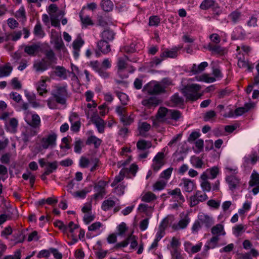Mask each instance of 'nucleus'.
<instances>
[{"label": "nucleus", "mask_w": 259, "mask_h": 259, "mask_svg": "<svg viewBox=\"0 0 259 259\" xmlns=\"http://www.w3.org/2000/svg\"><path fill=\"white\" fill-rule=\"evenodd\" d=\"M101 143L102 140L95 136H91L88 137L85 142L86 145H91L93 144L95 148H98L101 145Z\"/></svg>", "instance_id": "obj_22"}, {"label": "nucleus", "mask_w": 259, "mask_h": 259, "mask_svg": "<svg viewBox=\"0 0 259 259\" xmlns=\"http://www.w3.org/2000/svg\"><path fill=\"white\" fill-rule=\"evenodd\" d=\"M179 186H182L184 190L188 193L192 192L195 187L194 182L188 179H183Z\"/></svg>", "instance_id": "obj_11"}, {"label": "nucleus", "mask_w": 259, "mask_h": 259, "mask_svg": "<svg viewBox=\"0 0 259 259\" xmlns=\"http://www.w3.org/2000/svg\"><path fill=\"white\" fill-rule=\"evenodd\" d=\"M171 255L172 259H184V257L178 249H175L171 251Z\"/></svg>", "instance_id": "obj_59"}, {"label": "nucleus", "mask_w": 259, "mask_h": 259, "mask_svg": "<svg viewBox=\"0 0 259 259\" xmlns=\"http://www.w3.org/2000/svg\"><path fill=\"white\" fill-rule=\"evenodd\" d=\"M11 154L10 153H6L0 158V161L3 164H9L10 162Z\"/></svg>", "instance_id": "obj_48"}, {"label": "nucleus", "mask_w": 259, "mask_h": 259, "mask_svg": "<svg viewBox=\"0 0 259 259\" xmlns=\"http://www.w3.org/2000/svg\"><path fill=\"white\" fill-rule=\"evenodd\" d=\"M249 186L253 187L259 185V174L254 171L251 176V180L249 181Z\"/></svg>", "instance_id": "obj_39"}, {"label": "nucleus", "mask_w": 259, "mask_h": 259, "mask_svg": "<svg viewBox=\"0 0 259 259\" xmlns=\"http://www.w3.org/2000/svg\"><path fill=\"white\" fill-rule=\"evenodd\" d=\"M117 96L121 101L122 104L125 105L127 104V102L128 101V97L127 96L123 93H118Z\"/></svg>", "instance_id": "obj_58"}, {"label": "nucleus", "mask_w": 259, "mask_h": 259, "mask_svg": "<svg viewBox=\"0 0 259 259\" xmlns=\"http://www.w3.org/2000/svg\"><path fill=\"white\" fill-rule=\"evenodd\" d=\"M46 87L47 85L45 80H42L38 82L37 87V91L40 95L42 96L43 93L47 92Z\"/></svg>", "instance_id": "obj_40"}, {"label": "nucleus", "mask_w": 259, "mask_h": 259, "mask_svg": "<svg viewBox=\"0 0 259 259\" xmlns=\"http://www.w3.org/2000/svg\"><path fill=\"white\" fill-rule=\"evenodd\" d=\"M92 121L96 125L100 133H103L104 132L105 123L102 118L99 116H97L92 118Z\"/></svg>", "instance_id": "obj_19"}, {"label": "nucleus", "mask_w": 259, "mask_h": 259, "mask_svg": "<svg viewBox=\"0 0 259 259\" xmlns=\"http://www.w3.org/2000/svg\"><path fill=\"white\" fill-rule=\"evenodd\" d=\"M51 95L57 103L64 105L66 103L67 92L66 87L56 86L52 91Z\"/></svg>", "instance_id": "obj_3"}, {"label": "nucleus", "mask_w": 259, "mask_h": 259, "mask_svg": "<svg viewBox=\"0 0 259 259\" xmlns=\"http://www.w3.org/2000/svg\"><path fill=\"white\" fill-rule=\"evenodd\" d=\"M34 34L36 36L40 37L44 36L45 33L42 29L41 25L39 22H38L34 28Z\"/></svg>", "instance_id": "obj_43"}, {"label": "nucleus", "mask_w": 259, "mask_h": 259, "mask_svg": "<svg viewBox=\"0 0 259 259\" xmlns=\"http://www.w3.org/2000/svg\"><path fill=\"white\" fill-rule=\"evenodd\" d=\"M201 187L203 192H209L211 188L210 183L208 181H202Z\"/></svg>", "instance_id": "obj_60"}, {"label": "nucleus", "mask_w": 259, "mask_h": 259, "mask_svg": "<svg viewBox=\"0 0 259 259\" xmlns=\"http://www.w3.org/2000/svg\"><path fill=\"white\" fill-rule=\"evenodd\" d=\"M166 183L163 181H158L153 185V190L160 191L164 188Z\"/></svg>", "instance_id": "obj_45"}, {"label": "nucleus", "mask_w": 259, "mask_h": 259, "mask_svg": "<svg viewBox=\"0 0 259 259\" xmlns=\"http://www.w3.org/2000/svg\"><path fill=\"white\" fill-rule=\"evenodd\" d=\"M127 64L125 61V60L121 58H119L118 59V63H117V67H118V71L117 73L119 76L121 78H127L128 76V73H123L124 70L126 69Z\"/></svg>", "instance_id": "obj_12"}, {"label": "nucleus", "mask_w": 259, "mask_h": 259, "mask_svg": "<svg viewBox=\"0 0 259 259\" xmlns=\"http://www.w3.org/2000/svg\"><path fill=\"white\" fill-rule=\"evenodd\" d=\"M220 240V237L218 235L213 236L207 242L210 245L211 248H214L218 246V242Z\"/></svg>", "instance_id": "obj_47"}, {"label": "nucleus", "mask_w": 259, "mask_h": 259, "mask_svg": "<svg viewBox=\"0 0 259 259\" xmlns=\"http://www.w3.org/2000/svg\"><path fill=\"white\" fill-rule=\"evenodd\" d=\"M181 112L178 110H169L168 112V119L171 118L177 120L181 117Z\"/></svg>", "instance_id": "obj_41"}, {"label": "nucleus", "mask_w": 259, "mask_h": 259, "mask_svg": "<svg viewBox=\"0 0 259 259\" xmlns=\"http://www.w3.org/2000/svg\"><path fill=\"white\" fill-rule=\"evenodd\" d=\"M118 235L122 236L123 234L126 232L127 230V228L126 226L125 223H121L120 225H118Z\"/></svg>", "instance_id": "obj_55"}, {"label": "nucleus", "mask_w": 259, "mask_h": 259, "mask_svg": "<svg viewBox=\"0 0 259 259\" xmlns=\"http://www.w3.org/2000/svg\"><path fill=\"white\" fill-rule=\"evenodd\" d=\"M192 163L196 168H202L204 164L203 161L199 157H195L191 159Z\"/></svg>", "instance_id": "obj_46"}, {"label": "nucleus", "mask_w": 259, "mask_h": 259, "mask_svg": "<svg viewBox=\"0 0 259 259\" xmlns=\"http://www.w3.org/2000/svg\"><path fill=\"white\" fill-rule=\"evenodd\" d=\"M82 146V141L80 139L76 140L74 143V152L77 153H80L81 151Z\"/></svg>", "instance_id": "obj_56"}, {"label": "nucleus", "mask_w": 259, "mask_h": 259, "mask_svg": "<svg viewBox=\"0 0 259 259\" xmlns=\"http://www.w3.org/2000/svg\"><path fill=\"white\" fill-rule=\"evenodd\" d=\"M115 205V201L109 199L103 202L101 207L104 211H107L114 207Z\"/></svg>", "instance_id": "obj_34"}, {"label": "nucleus", "mask_w": 259, "mask_h": 259, "mask_svg": "<svg viewBox=\"0 0 259 259\" xmlns=\"http://www.w3.org/2000/svg\"><path fill=\"white\" fill-rule=\"evenodd\" d=\"M195 78L197 81H205L208 83L213 82L215 80V78L210 77L209 75L207 74H203L201 75L196 76Z\"/></svg>", "instance_id": "obj_32"}, {"label": "nucleus", "mask_w": 259, "mask_h": 259, "mask_svg": "<svg viewBox=\"0 0 259 259\" xmlns=\"http://www.w3.org/2000/svg\"><path fill=\"white\" fill-rule=\"evenodd\" d=\"M22 32L21 31H14L10 34V38L13 41H16L18 40L22 35Z\"/></svg>", "instance_id": "obj_61"}, {"label": "nucleus", "mask_w": 259, "mask_h": 259, "mask_svg": "<svg viewBox=\"0 0 259 259\" xmlns=\"http://www.w3.org/2000/svg\"><path fill=\"white\" fill-rule=\"evenodd\" d=\"M181 48L175 47L170 50L167 49L161 53L160 57V58H175L178 56V51Z\"/></svg>", "instance_id": "obj_15"}, {"label": "nucleus", "mask_w": 259, "mask_h": 259, "mask_svg": "<svg viewBox=\"0 0 259 259\" xmlns=\"http://www.w3.org/2000/svg\"><path fill=\"white\" fill-rule=\"evenodd\" d=\"M206 171H208L210 173L211 175V179H213L217 177L219 174V170L217 167L214 166L210 169H207Z\"/></svg>", "instance_id": "obj_57"}, {"label": "nucleus", "mask_w": 259, "mask_h": 259, "mask_svg": "<svg viewBox=\"0 0 259 259\" xmlns=\"http://www.w3.org/2000/svg\"><path fill=\"white\" fill-rule=\"evenodd\" d=\"M89 66L96 72H98L102 68L101 65L98 61H91Z\"/></svg>", "instance_id": "obj_54"}, {"label": "nucleus", "mask_w": 259, "mask_h": 259, "mask_svg": "<svg viewBox=\"0 0 259 259\" xmlns=\"http://www.w3.org/2000/svg\"><path fill=\"white\" fill-rule=\"evenodd\" d=\"M115 33L110 29H106L102 33V39L107 41H112L115 36Z\"/></svg>", "instance_id": "obj_27"}, {"label": "nucleus", "mask_w": 259, "mask_h": 259, "mask_svg": "<svg viewBox=\"0 0 259 259\" xmlns=\"http://www.w3.org/2000/svg\"><path fill=\"white\" fill-rule=\"evenodd\" d=\"M84 42L81 37L80 36H78L76 39H75L72 43L73 50H80V48L84 44Z\"/></svg>", "instance_id": "obj_42"}, {"label": "nucleus", "mask_w": 259, "mask_h": 259, "mask_svg": "<svg viewBox=\"0 0 259 259\" xmlns=\"http://www.w3.org/2000/svg\"><path fill=\"white\" fill-rule=\"evenodd\" d=\"M225 180L231 191L233 192L235 190L238 189L240 188V180L236 176H228L226 177Z\"/></svg>", "instance_id": "obj_8"}, {"label": "nucleus", "mask_w": 259, "mask_h": 259, "mask_svg": "<svg viewBox=\"0 0 259 259\" xmlns=\"http://www.w3.org/2000/svg\"><path fill=\"white\" fill-rule=\"evenodd\" d=\"M151 145L150 142L146 141L144 140H139L137 143V148L143 150L150 148Z\"/></svg>", "instance_id": "obj_35"}, {"label": "nucleus", "mask_w": 259, "mask_h": 259, "mask_svg": "<svg viewBox=\"0 0 259 259\" xmlns=\"http://www.w3.org/2000/svg\"><path fill=\"white\" fill-rule=\"evenodd\" d=\"M57 135L54 132L45 136L41 140V146L44 149H53L56 147Z\"/></svg>", "instance_id": "obj_4"}, {"label": "nucleus", "mask_w": 259, "mask_h": 259, "mask_svg": "<svg viewBox=\"0 0 259 259\" xmlns=\"http://www.w3.org/2000/svg\"><path fill=\"white\" fill-rule=\"evenodd\" d=\"M198 219L201 223L205 224L207 227H210L212 224V219L203 213L199 214Z\"/></svg>", "instance_id": "obj_25"}, {"label": "nucleus", "mask_w": 259, "mask_h": 259, "mask_svg": "<svg viewBox=\"0 0 259 259\" xmlns=\"http://www.w3.org/2000/svg\"><path fill=\"white\" fill-rule=\"evenodd\" d=\"M160 22L159 18L156 16H151L149 18V25L150 26H157Z\"/></svg>", "instance_id": "obj_52"}, {"label": "nucleus", "mask_w": 259, "mask_h": 259, "mask_svg": "<svg viewBox=\"0 0 259 259\" xmlns=\"http://www.w3.org/2000/svg\"><path fill=\"white\" fill-rule=\"evenodd\" d=\"M101 6L105 12H110L113 8V4L110 0H102Z\"/></svg>", "instance_id": "obj_30"}, {"label": "nucleus", "mask_w": 259, "mask_h": 259, "mask_svg": "<svg viewBox=\"0 0 259 259\" xmlns=\"http://www.w3.org/2000/svg\"><path fill=\"white\" fill-rule=\"evenodd\" d=\"M164 154L162 152H158L154 157L152 167L154 171H158L164 164Z\"/></svg>", "instance_id": "obj_9"}, {"label": "nucleus", "mask_w": 259, "mask_h": 259, "mask_svg": "<svg viewBox=\"0 0 259 259\" xmlns=\"http://www.w3.org/2000/svg\"><path fill=\"white\" fill-rule=\"evenodd\" d=\"M189 222L190 218L188 215H187L184 219L181 220L178 224H174L172 228L176 230L185 229L186 228Z\"/></svg>", "instance_id": "obj_20"}, {"label": "nucleus", "mask_w": 259, "mask_h": 259, "mask_svg": "<svg viewBox=\"0 0 259 259\" xmlns=\"http://www.w3.org/2000/svg\"><path fill=\"white\" fill-rule=\"evenodd\" d=\"M159 82L164 87V90H166L168 86L172 84L171 79L168 77L163 78Z\"/></svg>", "instance_id": "obj_63"}, {"label": "nucleus", "mask_w": 259, "mask_h": 259, "mask_svg": "<svg viewBox=\"0 0 259 259\" xmlns=\"http://www.w3.org/2000/svg\"><path fill=\"white\" fill-rule=\"evenodd\" d=\"M216 116L215 112L213 110H210L206 112L203 118L205 121H208Z\"/></svg>", "instance_id": "obj_51"}, {"label": "nucleus", "mask_w": 259, "mask_h": 259, "mask_svg": "<svg viewBox=\"0 0 259 259\" xmlns=\"http://www.w3.org/2000/svg\"><path fill=\"white\" fill-rule=\"evenodd\" d=\"M169 109L165 107H160L156 114V119L158 121H165L168 119Z\"/></svg>", "instance_id": "obj_16"}, {"label": "nucleus", "mask_w": 259, "mask_h": 259, "mask_svg": "<svg viewBox=\"0 0 259 259\" xmlns=\"http://www.w3.org/2000/svg\"><path fill=\"white\" fill-rule=\"evenodd\" d=\"M156 196L151 192H147L143 195L142 197V201L146 202H150L156 199Z\"/></svg>", "instance_id": "obj_36"}, {"label": "nucleus", "mask_w": 259, "mask_h": 259, "mask_svg": "<svg viewBox=\"0 0 259 259\" xmlns=\"http://www.w3.org/2000/svg\"><path fill=\"white\" fill-rule=\"evenodd\" d=\"M251 108L250 104H246L244 107H239L235 109L234 113L236 116H240L247 112Z\"/></svg>", "instance_id": "obj_38"}, {"label": "nucleus", "mask_w": 259, "mask_h": 259, "mask_svg": "<svg viewBox=\"0 0 259 259\" xmlns=\"http://www.w3.org/2000/svg\"><path fill=\"white\" fill-rule=\"evenodd\" d=\"M79 16H80L81 22L83 25H92L93 24V22L89 16H86L84 17H83L81 13L79 14Z\"/></svg>", "instance_id": "obj_53"}, {"label": "nucleus", "mask_w": 259, "mask_h": 259, "mask_svg": "<svg viewBox=\"0 0 259 259\" xmlns=\"http://www.w3.org/2000/svg\"><path fill=\"white\" fill-rule=\"evenodd\" d=\"M56 75L62 79L67 78L68 71L63 66H57L55 67Z\"/></svg>", "instance_id": "obj_21"}, {"label": "nucleus", "mask_w": 259, "mask_h": 259, "mask_svg": "<svg viewBox=\"0 0 259 259\" xmlns=\"http://www.w3.org/2000/svg\"><path fill=\"white\" fill-rule=\"evenodd\" d=\"M207 199V195L205 193L201 191H197L190 197V205L191 207H194L198 204L200 202L204 201Z\"/></svg>", "instance_id": "obj_6"}, {"label": "nucleus", "mask_w": 259, "mask_h": 259, "mask_svg": "<svg viewBox=\"0 0 259 259\" xmlns=\"http://www.w3.org/2000/svg\"><path fill=\"white\" fill-rule=\"evenodd\" d=\"M47 166L45 168V174L50 175L55 171L58 167L57 161H54L53 162L47 163Z\"/></svg>", "instance_id": "obj_31"}, {"label": "nucleus", "mask_w": 259, "mask_h": 259, "mask_svg": "<svg viewBox=\"0 0 259 259\" xmlns=\"http://www.w3.org/2000/svg\"><path fill=\"white\" fill-rule=\"evenodd\" d=\"M44 54V58L34 62L33 67L37 72H44L50 67L53 68L54 65L57 63V58L52 50L45 51Z\"/></svg>", "instance_id": "obj_1"}, {"label": "nucleus", "mask_w": 259, "mask_h": 259, "mask_svg": "<svg viewBox=\"0 0 259 259\" xmlns=\"http://www.w3.org/2000/svg\"><path fill=\"white\" fill-rule=\"evenodd\" d=\"M170 101L173 106H178L183 104L184 99L176 93L171 97Z\"/></svg>", "instance_id": "obj_37"}, {"label": "nucleus", "mask_w": 259, "mask_h": 259, "mask_svg": "<svg viewBox=\"0 0 259 259\" xmlns=\"http://www.w3.org/2000/svg\"><path fill=\"white\" fill-rule=\"evenodd\" d=\"M40 46L36 44L27 45L24 47V52L30 56H35L39 52Z\"/></svg>", "instance_id": "obj_14"}, {"label": "nucleus", "mask_w": 259, "mask_h": 259, "mask_svg": "<svg viewBox=\"0 0 259 259\" xmlns=\"http://www.w3.org/2000/svg\"><path fill=\"white\" fill-rule=\"evenodd\" d=\"M91 188L92 187L90 186V188L88 189H84V190H82L80 191L76 192L75 193V196L80 198H84L86 196V194L91 190Z\"/></svg>", "instance_id": "obj_62"}, {"label": "nucleus", "mask_w": 259, "mask_h": 259, "mask_svg": "<svg viewBox=\"0 0 259 259\" xmlns=\"http://www.w3.org/2000/svg\"><path fill=\"white\" fill-rule=\"evenodd\" d=\"M98 50L104 54H107L111 51V46L106 40H100L97 42Z\"/></svg>", "instance_id": "obj_13"}, {"label": "nucleus", "mask_w": 259, "mask_h": 259, "mask_svg": "<svg viewBox=\"0 0 259 259\" xmlns=\"http://www.w3.org/2000/svg\"><path fill=\"white\" fill-rule=\"evenodd\" d=\"M159 103V100L156 97H150L148 99H144L142 101V104L145 106L150 107L151 106H156Z\"/></svg>", "instance_id": "obj_23"}, {"label": "nucleus", "mask_w": 259, "mask_h": 259, "mask_svg": "<svg viewBox=\"0 0 259 259\" xmlns=\"http://www.w3.org/2000/svg\"><path fill=\"white\" fill-rule=\"evenodd\" d=\"M206 48L213 54H221L224 52V49L219 45H213L209 43L208 44Z\"/></svg>", "instance_id": "obj_28"}, {"label": "nucleus", "mask_w": 259, "mask_h": 259, "mask_svg": "<svg viewBox=\"0 0 259 259\" xmlns=\"http://www.w3.org/2000/svg\"><path fill=\"white\" fill-rule=\"evenodd\" d=\"M50 20L52 26L56 27L60 26V21L56 15L50 14Z\"/></svg>", "instance_id": "obj_49"}, {"label": "nucleus", "mask_w": 259, "mask_h": 259, "mask_svg": "<svg viewBox=\"0 0 259 259\" xmlns=\"http://www.w3.org/2000/svg\"><path fill=\"white\" fill-rule=\"evenodd\" d=\"M13 70L9 63L0 67V77H3L9 76Z\"/></svg>", "instance_id": "obj_26"}, {"label": "nucleus", "mask_w": 259, "mask_h": 259, "mask_svg": "<svg viewBox=\"0 0 259 259\" xmlns=\"http://www.w3.org/2000/svg\"><path fill=\"white\" fill-rule=\"evenodd\" d=\"M25 121L28 125L34 128H38L40 125V118L36 114L32 115L31 120L26 119Z\"/></svg>", "instance_id": "obj_17"}, {"label": "nucleus", "mask_w": 259, "mask_h": 259, "mask_svg": "<svg viewBox=\"0 0 259 259\" xmlns=\"http://www.w3.org/2000/svg\"><path fill=\"white\" fill-rule=\"evenodd\" d=\"M120 120L124 126L129 125L134 121V119L131 116H128L126 115L122 116Z\"/></svg>", "instance_id": "obj_44"}, {"label": "nucleus", "mask_w": 259, "mask_h": 259, "mask_svg": "<svg viewBox=\"0 0 259 259\" xmlns=\"http://www.w3.org/2000/svg\"><path fill=\"white\" fill-rule=\"evenodd\" d=\"M107 183L104 181H100L94 186L95 194L94 195L95 199H102L106 194L105 186Z\"/></svg>", "instance_id": "obj_7"}, {"label": "nucleus", "mask_w": 259, "mask_h": 259, "mask_svg": "<svg viewBox=\"0 0 259 259\" xmlns=\"http://www.w3.org/2000/svg\"><path fill=\"white\" fill-rule=\"evenodd\" d=\"M200 136V134L199 132H193L190 135L188 139V141L189 143H192L195 141L197 138H198Z\"/></svg>", "instance_id": "obj_64"}, {"label": "nucleus", "mask_w": 259, "mask_h": 259, "mask_svg": "<svg viewBox=\"0 0 259 259\" xmlns=\"http://www.w3.org/2000/svg\"><path fill=\"white\" fill-rule=\"evenodd\" d=\"M241 16V13L237 11H234L231 13L229 17L233 23H236Z\"/></svg>", "instance_id": "obj_50"}, {"label": "nucleus", "mask_w": 259, "mask_h": 259, "mask_svg": "<svg viewBox=\"0 0 259 259\" xmlns=\"http://www.w3.org/2000/svg\"><path fill=\"white\" fill-rule=\"evenodd\" d=\"M201 89V86L197 84H192L184 87L181 92L186 97L187 100L194 101L201 97L202 94L198 92Z\"/></svg>", "instance_id": "obj_2"}, {"label": "nucleus", "mask_w": 259, "mask_h": 259, "mask_svg": "<svg viewBox=\"0 0 259 259\" xmlns=\"http://www.w3.org/2000/svg\"><path fill=\"white\" fill-rule=\"evenodd\" d=\"M200 8L203 10H208L209 8L215 10L219 8V6L214 0H203L200 4Z\"/></svg>", "instance_id": "obj_18"}, {"label": "nucleus", "mask_w": 259, "mask_h": 259, "mask_svg": "<svg viewBox=\"0 0 259 259\" xmlns=\"http://www.w3.org/2000/svg\"><path fill=\"white\" fill-rule=\"evenodd\" d=\"M167 193L171 196L174 201L179 203L180 204H183L185 201L184 196L180 188H177L174 190H169Z\"/></svg>", "instance_id": "obj_10"}, {"label": "nucleus", "mask_w": 259, "mask_h": 259, "mask_svg": "<svg viewBox=\"0 0 259 259\" xmlns=\"http://www.w3.org/2000/svg\"><path fill=\"white\" fill-rule=\"evenodd\" d=\"M128 174V168H122L118 176H116L111 184L112 187L116 185L119 182H121L124 178L125 175Z\"/></svg>", "instance_id": "obj_29"}, {"label": "nucleus", "mask_w": 259, "mask_h": 259, "mask_svg": "<svg viewBox=\"0 0 259 259\" xmlns=\"http://www.w3.org/2000/svg\"><path fill=\"white\" fill-rule=\"evenodd\" d=\"M211 233L213 236L225 235L226 233L224 230V226L220 224H217L213 226L211 229Z\"/></svg>", "instance_id": "obj_24"}, {"label": "nucleus", "mask_w": 259, "mask_h": 259, "mask_svg": "<svg viewBox=\"0 0 259 259\" xmlns=\"http://www.w3.org/2000/svg\"><path fill=\"white\" fill-rule=\"evenodd\" d=\"M147 91L150 95H160L166 92L159 81H152L147 84Z\"/></svg>", "instance_id": "obj_5"}, {"label": "nucleus", "mask_w": 259, "mask_h": 259, "mask_svg": "<svg viewBox=\"0 0 259 259\" xmlns=\"http://www.w3.org/2000/svg\"><path fill=\"white\" fill-rule=\"evenodd\" d=\"M53 40L55 44V48L58 50L64 47V44L60 35L56 34L53 36Z\"/></svg>", "instance_id": "obj_33"}]
</instances>
